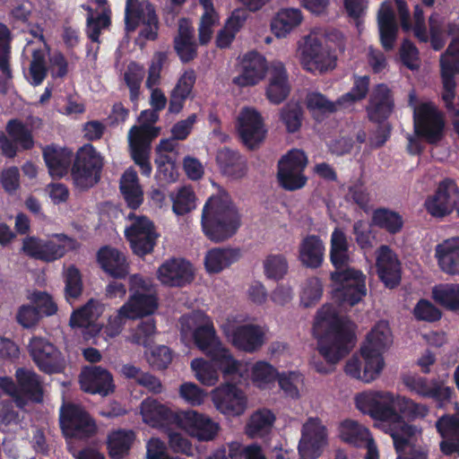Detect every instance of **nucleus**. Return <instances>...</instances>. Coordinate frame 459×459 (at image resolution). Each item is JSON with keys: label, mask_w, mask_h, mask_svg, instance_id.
Returning a JSON list of instances; mask_svg holds the SVG:
<instances>
[{"label": "nucleus", "mask_w": 459, "mask_h": 459, "mask_svg": "<svg viewBox=\"0 0 459 459\" xmlns=\"http://www.w3.org/2000/svg\"><path fill=\"white\" fill-rule=\"evenodd\" d=\"M226 334L236 349L248 353L257 351L264 342L260 326L252 324L233 326Z\"/></svg>", "instance_id": "obj_26"}, {"label": "nucleus", "mask_w": 459, "mask_h": 459, "mask_svg": "<svg viewBox=\"0 0 459 459\" xmlns=\"http://www.w3.org/2000/svg\"><path fill=\"white\" fill-rule=\"evenodd\" d=\"M280 117L288 133H296L302 125L303 109L299 103L289 102L281 109Z\"/></svg>", "instance_id": "obj_58"}, {"label": "nucleus", "mask_w": 459, "mask_h": 459, "mask_svg": "<svg viewBox=\"0 0 459 459\" xmlns=\"http://www.w3.org/2000/svg\"><path fill=\"white\" fill-rule=\"evenodd\" d=\"M48 66L46 62L45 51L36 48L32 51L27 80L32 86L40 85L46 79Z\"/></svg>", "instance_id": "obj_51"}, {"label": "nucleus", "mask_w": 459, "mask_h": 459, "mask_svg": "<svg viewBox=\"0 0 459 459\" xmlns=\"http://www.w3.org/2000/svg\"><path fill=\"white\" fill-rule=\"evenodd\" d=\"M312 331L319 353L332 365L347 356L355 345L351 323L339 316L330 305L316 312Z\"/></svg>", "instance_id": "obj_1"}, {"label": "nucleus", "mask_w": 459, "mask_h": 459, "mask_svg": "<svg viewBox=\"0 0 459 459\" xmlns=\"http://www.w3.org/2000/svg\"><path fill=\"white\" fill-rule=\"evenodd\" d=\"M302 65L311 73H324L336 65V56L317 38L307 37L302 49Z\"/></svg>", "instance_id": "obj_18"}, {"label": "nucleus", "mask_w": 459, "mask_h": 459, "mask_svg": "<svg viewBox=\"0 0 459 459\" xmlns=\"http://www.w3.org/2000/svg\"><path fill=\"white\" fill-rule=\"evenodd\" d=\"M275 415L268 409L255 411L246 425V434L252 437H262L271 431Z\"/></svg>", "instance_id": "obj_46"}, {"label": "nucleus", "mask_w": 459, "mask_h": 459, "mask_svg": "<svg viewBox=\"0 0 459 459\" xmlns=\"http://www.w3.org/2000/svg\"><path fill=\"white\" fill-rule=\"evenodd\" d=\"M288 269L287 259L281 254L269 255L264 261V271L268 279L280 281L287 274Z\"/></svg>", "instance_id": "obj_60"}, {"label": "nucleus", "mask_w": 459, "mask_h": 459, "mask_svg": "<svg viewBox=\"0 0 459 459\" xmlns=\"http://www.w3.org/2000/svg\"><path fill=\"white\" fill-rule=\"evenodd\" d=\"M144 77V68L136 62H130L124 74V80L129 89L131 101H136L140 95V87Z\"/></svg>", "instance_id": "obj_57"}, {"label": "nucleus", "mask_w": 459, "mask_h": 459, "mask_svg": "<svg viewBox=\"0 0 459 459\" xmlns=\"http://www.w3.org/2000/svg\"><path fill=\"white\" fill-rule=\"evenodd\" d=\"M157 278L165 286L185 287L195 279L193 265L184 258H169L159 266Z\"/></svg>", "instance_id": "obj_20"}, {"label": "nucleus", "mask_w": 459, "mask_h": 459, "mask_svg": "<svg viewBox=\"0 0 459 459\" xmlns=\"http://www.w3.org/2000/svg\"><path fill=\"white\" fill-rule=\"evenodd\" d=\"M96 259L102 271L117 280L126 279L129 274V263L124 252L111 246L101 247Z\"/></svg>", "instance_id": "obj_27"}, {"label": "nucleus", "mask_w": 459, "mask_h": 459, "mask_svg": "<svg viewBox=\"0 0 459 459\" xmlns=\"http://www.w3.org/2000/svg\"><path fill=\"white\" fill-rule=\"evenodd\" d=\"M340 437L347 444L363 447L372 437L368 429L352 420H345L340 425Z\"/></svg>", "instance_id": "obj_45"}, {"label": "nucleus", "mask_w": 459, "mask_h": 459, "mask_svg": "<svg viewBox=\"0 0 459 459\" xmlns=\"http://www.w3.org/2000/svg\"><path fill=\"white\" fill-rule=\"evenodd\" d=\"M307 165L306 153L298 149L289 151L278 162L277 181L286 191H296L303 188L307 177L305 169Z\"/></svg>", "instance_id": "obj_9"}, {"label": "nucleus", "mask_w": 459, "mask_h": 459, "mask_svg": "<svg viewBox=\"0 0 459 459\" xmlns=\"http://www.w3.org/2000/svg\"><path fill=\"white\" fill-rule=\"evenodd\" d=\"M129 300L122 306V313L128 312L134 318L153 314L158 308L157 295L151 292V285L139 274L130 277Z\"/></svg>", "instance_id": "obj_13"}, {"label": "nucleus", "mask_w": 459, "mask_h": 459, "mask_svg": "<svg viewBox=\"0 0 459 459\" xmlns=\"http://www.w3.org/2000/svg\"><path fill=\"white\" fill-rule=\"evenodd\" d=\"M127 219L133 222L125 230V237L133 253L141 257L151 254L160 236L153 221L147 216H138L133 212L127 215Z\"/></svg>", "instance_id": "obj_10"}, {"label": "nucleus", "mask_w": 459, "mask_h": 459, "mask_svg": "<svg viewBox=\"0 0 459 459\" xmlns=\"http://www.w3.org/2000/svg\"><path fill=\"white\" fill-rule=\"evenodd\" d=\"M299 453L302 459H316L326 442V429L317 418H309L302 427Z\"/></svg>", "instance_id": "obj_21"}, {"label": "nucleus", "mask_w": 459, "mask_h": 459, "mask_svg": "<svg viewBox=\"0 0 459 459\" xmlns=\"http://www.w3.org/2000/svg\"><path fill=\"white\" fill-rule=\"evenodd\" d=\"M191 368L196 378L204 385L212 386L219 380V367L211 359V362L204 359H195L191 361Z\"/></svg>", "instance_id": "obj_53"}, {"label": "nucleus", "mask_w": 459, "mask_h": 459, "mask_svg": "<svg viewBox=\"0 0 459 459\" xmlns=\"http://www.w3.org/2000/svg\"><path fill=\"white\" fill-rule=\"evenodd\" d=\"M89 12L86 22V34L92 42H100V36L102 29L108 28L111 20L105 12L98 13L97 16L92 15V9L90 6L82 5Z\"/></svg>", "instance_id": "obj_56"}, {"label": "nucleus", "mask_w": 459, "mask_h": 459, "mask_svg": "<svg viewBox=\"0 0 459 459\" xmlns=\"http://www.w3.org/2000/svg\"><path fill=\"white\" fill-rule=\"evenodd\" d=\"M156 16L154 5L148 0H126L125 29L126 32H134L140 24Z\"/></svg>", "instance_id": "obj_34"}, {"label": "nucleus", "mask_w": 459, "mask_h": 459, "mask_svg": "<svg viewBox=\"0 0 459 459\" xmlns=\"http://www.w3.org/2000/svg\"><path fill=\"white\" fill-rule=\"evenodd\" d=\"M42 157L50 177L60 179L71 173L74 152L69 148L56 145H47L42 152Z\"/></svg>", "instance_id": "obj_30"}, {"label": "nucleus", "mask_w": 459, "mask_h": 459, "mask_svg": "<svg viewBox=\"0 0 459 459\" xmlns=\"http://www.w3.org/2000/svg\"><path fill=\"white\" fill-rule=\"evenodd\" d=\"M212 398L216 409L230 417L242 415L247 406V399L244 392L231 383L217 386L212 393Z\"/></svg>", "instance_id": "obj_17"}, {"label": "nucleus", "mask_w": 459, "mask_h": 459, "mask_svg": "<svg viewBox=\"0 0 459 459\" xmlns=\"http://www.w3.org/2000/svg\"><path fill=\"white\" fill-rule=\"evenodd\" d=\"M432 293L439 305L452 311H459V284H440L433 289Z\"/></svg>", "instance_id": "obj_50"}, {"label": "nucleus", "mask_w": 459, "mask_h": 459, "mask_svg": "<svg viewBox=\"0 0 459 459\" xmlns=\"http://www.w3.org/2000/svg\"><path fill=\"white\" fill-rule=\"evenodd\" d=\"M424 205L433 217L443 218L454 209L459 217V187L456 181L450 178L441 180L435 193L426 199Z\"/></svg>", "instance_id": "obj_14"}, {"label": "nucleus", "mask_w": 459, "mask_h": 459, "mask_svg": "<svg viewBox=\"0 0 459 459\" xmlns=\"http://www.w3.org/2000/svg\"><path fill=\"white\" fill-rule=\"evenodd\" d=\"M7 135L15 142L22 150H31L34 145V138L31 129L18 118L10 119L5 126Z\"/></svg>", "instance_id": "obj_49"}, {"label": "nucleus", "mask_w": 459, "mask_h": 459, "mask_svg": "<svg viewBox=\"0 0 459 459\" xmlns=\"http://www.w3.org/2000/svg\"><path fill=\"white\" fill-rule=\"evenodd\" d=\"M96 309L92 299L89 300L84 306L74 310L69 320L72 328H83L94 321V310Z\"/></svg>", "instance_id": "obj_64"}, {"label": "nucleus", "mask_w": 459, "mask_h": 459, "mask_svg": "<svg viewBox=\"0 0 459 459\" xmlns=\"http://www.w3.org/2000/svg\"><path fill=\"white\" fill-rule=\"evenodd\" d=\"M395 407L397 412L408 420L424 419L429 411L426 404L414 402L412 399L400 396L396 397Z\"/></svg>", "instance_id": "obj_54"}, {"label": "nucleus", "mask_w": 459, "mask_h": 459, "mask_svg": "<svg viewBox=\"0 0 459 459\" xmlns=\"http://www.w3.org/2000/svg\"><path fill=\"white\" fill-rule=\"evenodd\" d=\"M302 13L299 9H282L271 22V30L277 38H284L300 24Z\"/></svg>", "instance_id": "obj_42"}, {"label": "nucleus", "mask_w": 459, "mask_h": 459, "mask_svg": "<svg viewBox=\"0 0 459 459\" xmlns=\"http://www.w3.org/2000/svg\"><path fill=\"white\" fill-rule=\"evenodd\" d=\"M330 261L335 272L348 268L351 262L347 237L339 228H335L331 234Z\"/></svg>", "instance_id": "obj_39"}, {"label": "nucleus", "mask_w": 459, "mask_h": 459, "mask_svg": "<svg viewBox=\"0 0 459 459\" xmlns=\"http://www.w3.org/2000/svg\"><path fill=\"white\" fill-rule=\"evenodd\" d=\"M440 74L443 83L442 99L446 109L455 116L459 117V108L454 104L455 97V76L459 74V58L452 57L446 54L440 56Z\"/></svg>", "instance_id": "obj_25"}, {"label": "nucleus", "mask_w": 459, "mask_h": 459, "mask_svg": "<svg viewBox=\"0 0 459 459\" xmlns=\"http://www.w3.org/2000/svg\"><path fill=\"white\" fill-rule=\"evenodd\" d=\"M370 78L368 75H354L353 85L351 91L342 95L337 103L340 107L347 108L358 101L364 100L369 90Z\"/></svg>", "instance_id": "obj_52"}, {"label": "nucleus", "mask_w": 459, "mask_h": 459, "mask_svg": "<svg viewBox=\"0 0 459 459\" xmlns=\"http://www.w3.org/2000/svg\"><path fill=\"white\" fill-rule=\"evenodd\" d=\"M174 48L184 64L189 63L196 57L197 46L190 27L179 25L178 35L174 39Z\"/></svg>", "instance_id": "obj_44"}, {"label": "nucleus", "mask_w": 459, "mask_h": 459, "mask_svg": "<svg viewBox=\"0 0 459 459\" xmlns=\"http://www.w3.org/2000/svg\"><path fill=\"white\" fill-rule=\"evenodd\" d=\"M103 158L96 148L86 143L80 147L72 160L71 178L74 186L82 191L94 186L101 177Z\"/></svg>", "instance_id": "obj_5"}, {"label": "nucleus", "mask_w": 459, "mask_h": 459, "mask_svg": "<svg viewBox=\"0 0 459 459\" xmlns=\"http://www.w3.org/2000/svg\"><path fill=\"white\" fill-rule=\"evenodd\" d=\"M356 406L372 419L381 421H400L401 415L395 407L396 398L390 392L376 391L356 396Z\"/></svg>", "instance_id": "obj_12"}, {"label": "nucleus", "mask_w": 459, "mask_h": 459, "mask_svg": "<svg viewBox=\"0 0 459 459\" xmlns=\"http://www.w3.org/2000/svg\"><path fill=\"white\" fill-rule=\"evenodd\" d=\"M157 134L151 126H134L128 134L131 156L134 163L140 168L142 175L150 177L152 165L150 162L151 141Z\"/></svg>", "instance_id": "obj_16"}, {"label": "nucleus", "mask_w": 459, "mask_h": 459, "mask_svg": "<svg viewBox=\"0 0 459 459\" xmlns=\"http://www.w3.org/2000/svg\"><path fill=\"white\" fill-rule=\"evenodd\" d=\"M240 253L235 248L215 247L209 250L204 258L208 273H218L239 259Z\"/></svg>", "instance_id": "obj_40"}, {"label": "nucleus", "mask_w": 459, "mask_h": 459, "mask_svg": "<svg viewBox=\"0 0 459 459\" xmlns=\"http://www.w3.org/2000/svg\"><path fill=\"white\" fill-rule=\"evenodd\" d=\"M217 162L223 174L239 178L246 174V164L240 154L224 147L216 157Z\"/></svg>", "instance_id": "obj_43"}, {"label": "nucleus", "mask_w": 459, "mask_h": 459, "mask_svg": "<svg viewBox=\"0 0 459 459\" xmlns=\"http://www.w3.org/2000/svg\"><path fill=\"white\" fill-rule=\"evenodd\" d=\"M377 274L388 289L396 288L401 282V264L396 255L385 245L379 247L377 257Z\"/></svg>", "instance_id": "obj_28"}, {"label": "nucleus", "mask_w": 459, "mask_h": 459, "mask_svg": "<svg viewBox=\"0 0 459 459\" xmlns=\"http://www.w3.org/2000/svg\"><path fill=\"white\" fill-rule=\"evenodd\" d=\"M156 333V323L152 318L141 321L132 334V342L144 347L152 342L153 335Z\"/></svg>", "instance_id": "obj_62"}, {"label": "nucleus", "mask_w": 459, "mask_h": 459, "mask_svg": "<svg viewBox=\"0 0 459 459\" xmlns=\"http://www.w3.org/2000/svg\"><path fill=\"white\" fill-rule=\"evenodd\" d=\"M454 389L446 386L443 381L437 378H432L426 397L432 399L438 408H445L451 403Z\"/></svg>", "instance_id": "obj_61"}, {"label": "nucleus", "mask_w": 459, "mask_h": 459, "mask_svg": "<svg viewBox=\"0 0 459 459\" xmlns=\"http://www.w3.org/2000/svg\"><path fill=\"white\" fill-rule=\"evenodd\" d=\"M55 239L44 240L30 236L22 241V252L36 260L50 263L65 255L68 251L76 250L80 244L65 234L55 235Z\"/></svg>", "instance_id": "obj_7"}, {"label": "nucleus", "mask_w": 459, "mask_h": 459, "mask_svg": "<svg viewBox=\"0 0 459 459\" xmlns=\"http://www.w3.org/2000/svg\"><path fill=\"white\" fill-rule=\"evenodd\" d=\"M391 331L385 322L377 323L367 334L360 347L364 360V377L367 381L375 380L380 375L385 362L382 353L392 342Z\"/></svg>", "instance_id": "obj_4"}, {"label": "nucleus", "mask_w": 459, "mask_h": 459, "mask_svg": "<svg viewBox=\"0 0 459 459\" xmlns=\"http://www.w3.org/2000/svg\"><path fill=\"white\" fill-rule=\"evenodd\" d=\"M28 350L40 371L46 374H56L64 371L65 360L61 351L47 339L32 337L30 340Z\"/></svg>", "instance_id": "obj_15"}, {"label": "nucleus", "mask_w": 459, "mask_h": 459, "mask_svg": "<svg viewBox=\"0 0 459 459\" xmlns=\"http://www.w3.org/2000/svg\"><path fill=\"white\" fill-rule=\"evenodd\" d=\"M371 221L374 226L391 235L401 232L404 225L403 218L399 212L385 207L373 211Z\"/></svg>", "instance_id": "obj_41"}, {"label": "nucleus", "mask_w": 459, "mask_h": 459, "mask_svg": "<svg viewBox=\"0 0 459 459\" xmlns=\"http://www.w3.org/2000/svg\"><path fill=\"white\" fill-rule=\"evenodd\" d=\"M204 236L213 243L232 238L241 226V216L227 194L211 196L204 204L201 216Z\"/></svg>", "instance_id": "obj_2"}, {"label": "nucleus", "mask_w": 459, "mask_h": 459, "mask_svg": "<svg viewBox=\"0 0 459 459\" xmlns=\"http://www.w3.org/2000/svg\"><path fill=\"white\" fill-rule=\"evenodd\" d=\"M306 104L312 117L317 121H322L325 117L335 113L337 107H340L337 101L333 102L317 91L307 95Z\"/></svg>", "instance_id": "obj_48"}, {"label": "nucleus", "mask_w": 459, "mask_h": 459, "mask_svg": "<svg viewBox=\"0 0 459 459\" xmlns=\"http://www.w3.org/2000/svg\"><path fill=\"white\" fill-rule=\"evenodd\" d=\"M266 60L257 51L247 53L242 60V72L233 78V83L239 87L257 84L265 75Z\"/></svg>", "instance_id": "obj_29"}, {"label": "nucleus", "mask_w": 459, "mask_h": 459, "mask_svg": "<svg viewBox=\"0 0 459 459\" xmlns=\"http://www.w3.org/2000/svg\"><path fill=\"white\" fill-rule=\"evenodd\" d=\"M331 279L339 285L334 296L342 305L355 306L367 295L366 275L360 270L348 267L332 273Z\"/></svg>", "instance_id": "obj_11"}, {"label": "nucleus", "mask_w": 459, "mask_h": 459, "mask_svg": "<svg viewBox=\"0 0 459 459\" xmlns=\"http://www.w3.org/2000/svg\"><path fill=\"white\" fill-rule=\"evenodd\" d=\"M172 201V211L177 215H185L195 208V195L187 186L178 189L177 194L169 195Z\"/></svg>", "instance_id": "obj_55"}, {"label": "nucleus", "mask_w": 459, "mask_h": 459, "mask_svg": "<svg viewBox=\"0 0 459 459\" xmlns=\"http://www.w3.org/2000/svg\"><path fill=\"white\" fill-rule=\"evenodd\" d=\"M445 126V117L434 103L423 102L414 108V133L429 144H437L443 139Z\"/></svg>", "instance_id": "obj_8"}, {"label": "nucleus", "mask_w": 459, "mask_h": 459, "mask_svg": "<svg viewBox=\"0 0 459 459\" xmlns=\"http://www.w3.org/2000/svg\"><path fill=\"white\" fill-rule=\"evenodd\" d=\"M179 427L200 441L212 440L218 434L219 424L195 411H181Z\"/></svg>", "instance_id": "obj_24"}, {"label": "nucleus", "mask_w": 459, "mask_h": 459, "mask_svg": "<svg viewBox=\"0 0 459 459\" xmlns=\"http://www.w3.org/2000/svg\"><path fill=\"white\" fill-rule=\"evenodd\" d=\"M413 316L419 321L432 323L441 318L442 312L429 300L420 299L413 308Z\"/></svg>", "instance_id": "obj_63"}, {"label": "nucleus", "mask_w": 459, "mask_h": 459, "mask_svg": "<svg viewBox=\"0 0 459 459\" xmlns=\"http://www.w3.org/2000/svg\"><path fill=\"white\" fill-rule=\"evenodd\" d=\"M299 258L307 268H318L324 260L325 246L318 236L307 235L299 245Z\"/></svg>", "instance_id": "obj_38"}, {"label": "nucleus", "mask_w": 459, "mask_h": 459, "mask_svg": "<svg viewBox=\"0 0 459 459\" xmlns=\"http://www.w3.org/2000/svg\"><path fill=\"white\" fill-rule=\"evenodd\" d=\"M394 108V100L389 87L385 83L374 86L369 96L366 111L369 121L382 124L391 116Z\"/></svg>", "instance_id": "obj_22"}, {"label": "nucleus", "mask_w": 459, "mask_h": 459, "mask_svg": "<svg viewBox=\"0 0 459 459\" xmlns=\"http://www.w3.org/2000/svg\"><path fill=\"white\" fill-rule=\"evenodd\" d=\"M59 425L65 439L87 440L98 430L93 417L82 405L73 403L62 404Z\"/></svg>", "instance_id": "obj_6"}, {"label": "nucleus", "mask_w": 459, "mask_h": 459, "mask_svg": "<svg viewBox=\"0 0 459 459\" xmlns=\"http://www.w3.org/2000/svg\"><path fill=\"white\" fill-rule=\"evenodd\" d=\"M19 394L28 401L41 403L43 389L39 376L31 370L20 368L15 373Z\"/></svg>", "instance_id": "obj_37"}, {"label": "nucleus", "mask_w": 459, "mask_h": 459, "mask_svg": "<svg viewBox=\"0 0 459 459\" xmlns=\"http://www.w3.org/2000/svg\"><path fill=\"white\" fill-rule=\"evenodd\" d=\"M204 323L193 332V339L196 347L205 353L221 369L224 377L239 373L241 363L234 359L230 351L222 347L216 336L212 321L202 315Z\"/></svg>", "instance_id": "obj_3"}, {"label": "nucleus", "mask_w": 459, "mask_h": 459, "mask_svg": "<svg viewBox=\"0 0 459 459\" xmlns=\"http://www.w3.org/2000/svg\"><path fill=\"white\" fill-rule=\"evenodd\" d=\"M141 410L144 421L153 427H164L169 424L179 426L181 411L174 412L156 400H144Z\"/></svg>", "instance_id": "obj_32"}, {"label": "nucleus", "mask_w": 459, "mask_h": 459, "mask_svg": "<svg viewBox=\"0 0 459 459\" xmlns=\"http://www.w3.org/2000/svg\"><path fill=\"white\" fill-rule=\"evenodd\" d=\"M377 25L381 46L385 51L393 50L398 35V24L390 4H381L377 13Z\"/></svg>", "instance_id": "obj_33"}, {"label": "nucleus", "mask_w": 459, "mask_h": 459, "mask_svg": "<svg viewBox=\"0 0 459 459\" xmlns=\"http://www.w3.org/2000/svg\"><path fill=\"white\" fill-rule=\"evenodd\" d=\"M290 86L285 66L281 63L274 65L266 88V97L273 104L283 102L289 96Z\"/></svg>", "instance_id": "obj_35"}, {"label": "nucleus", "mask_w": 459, "mask_h": 459, "mask_svg": "<svg viewBox=\"0 0 459 459\" xmlns=\"http://www.w3.org/2000/svg\"><path fill=\"white\" fill-rule=\"evenodd\" d=\"M81 389L91 394L106 396L114 392L112 375L100 366L84 367L80 374Z\"/></svg>", "instance_id": "obj_23"}, {"label": "nucleus", "mask_w": 459, "mask_h": 459, "mask_svg": "<svg viewBox=\"0 0 459 459\" xmlns=\"http://www.w3.org/2000/svg\"><path fill=\"white\" fill-rule=\"evenodd\" d=\"M237 129L242 143L250 150L257 148L264 142L267 133L261 114L251 108L241 110Z\"/></svg>", "instance_id": "obj_19"}, {"label": "nucleus", "mask_w": 459, "mask_h": 459, "mask_svg": "<svg viewBox=\"0 0 459 459\" xmlns=\"http://www.w3.org/2000/svg\"><path fill=\"white\" fill-rule=\"evenodd\" d=\"M436 429L444 438L440 450L446 455L459 453V416L444 414L436 422Z\"/></svg>", "instance_id": "obj_31"}, {"label": "nucleus", "mask_w": 459, "mask_h": 459, "mask_svg": "<svg viewBox=\"0 0 459 459\" xmlns=\"http://www.w3.org/2000/svg\"><path fill=\"white\" fill-rule=\"evenodd\" d=\"M65 296L66 299H78L82 293V279L80 270L74 265H69L64 273Z\"/></svg>", "instance_id": "obj_59"}, {"label": "nucleus", "mask_w": 459, "mask_h": 459, "mask_svg": "<svg viewBox=\"0 0 459 459\" xmlns=\"http://www.w3.org/2000/svg\"><path fill=\"white\" fill-rule=\"evenodd\" d=\"M133 430L117 429L108 436V449L112 459H122L130 450L134 440Z\"/></svg>", "instance_id": "obj_47"}, {"label": "nucleus", "mask_w": 459, "mask_h": 459, "mask_svg": "<svg viewBox=\"0 0 459 459\" xmlns=\"http://www.w3.org/2000/svg\"><path fill=\"white\" fill-rule=\"evenodd\" d=\"M440 269L451 275L459 274V237L444 240L436 247Z\"/></svg>", "instance_id": "obj_36"}]
</instances>
